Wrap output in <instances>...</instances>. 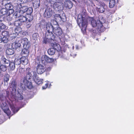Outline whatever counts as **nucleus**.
Instances as JSON below:
<instances>
[{
  "instance_id": "58",
  "label": "nucleus",
  "mask_w": 134,
  "mask_h": 134,
  "mask_svg": "<svg viewBox=\"0 0 134 134\" xmlns=\"http://www.w3.org/2000/svg\"><path fill=\"white\" fill-rule=\"evenodd\" d=\"M115 12V10H113L112 11H111V12H110V13H111V14H113V13H114V12Z\"/></svg>"
},
{
  "instance_id": "60",
  "label": "nucleus",
  "mask_w": 134,
  "mask_h": 134,
  "mask_svg": "<svg viewBox=\"0 0 134 134\" xmlns=\"http://www.w3.org/2000/svg\"><path fill=\"white\" fill-rule=\"evenodd\" d=\"M48 84L47 83H46L45 84V86H46V88H47V86H48Z\"/></svg>"
},
{
  "instance_id": "45",
  "label": "nucleus",
  "mask_w": 134,
  "mask_h": 134,
  "mask_svg": "<svg viewBox=\"0 0 134 134\" xmlns=\"http://www.w3.org/2000/svg\"><path fill=\"white\" fill-rule=\"evenodd\" d=\"M21 31V29L20 27H16V28L15 29V32L18 35V34H19Z\"/></svg>"
},
{
  "instance_id": "49",
  "label": "nucleus",
  "mask_w": 134,
  "mask_h": 134,
  "mask_svg": "<svg viewBox=\"0 0 134 134\" xmlns=\"http://www.w3.org/2000/svg\"><path fill=\"white\" fill-rule=\"evenodd\" d=\"M14 12V10L13 9L7 10V15H12L11 14Z\"/></svg>"
},
{
  "instance_id": "29",
  "label": "nucleus",
  "mask_w": 134,
  "mask_h": 134,
  "mask_svg": "<svg viewBox=\"0 0 134 134\" xmlns=\"http://www.w3.org/2000/svg\"><path fill=\"white\" fill-rule=\"evenodd\" d=\"M9 69L11 70H13L15 68V64L14 62L11 61L8 64Z\"/></svg>"
},
{
  "instance_id": "6",
  "label": "nucleus",
  "mask_w": 134,
  "mask_h": 134,
  "mask_svg": "<svg viewBox=\"0 0 134 134\" xmlns=\"http://www.w3.org/2000/svg\"><path fill=\"white\" fill-rule=\"evenodd\" d=\"M46 26L47 31L46 33H48L49 35H51V33H52L54 28H55L54 26L50 23H47L46 24Z\"/></svg>"
},
{
  "instance_id": "9",
  "label": "nucleus",
  "mask_w": 134,
  "mask_h": 134,
  "mask_svg": "<svg viewBox=\"0 0 134 134\" xmlns=\"http://www.w3.org/2000/svg\"><path fill=\"white\" fill-rule=\"evenodd\" d=\"M36 72L35 71H32L31 70L30 68H28L26 70V75L25 77H26L29 80L33 79L34 77V72Z\"/></svg>"
},
{
  "instance_id": "18",
  "label": "nucleus",
  "mask_w": 134,
  "mask_h": 134,
  "mask_svg": "<svg viewBox=\"0 0 134 134\" xmlns=\"http://www.w3.org/2000/svg\"><path fill=\"white\" fill-rule=\"evenodd\" d=\"M53 32L57 35L60 36L62 34V31L60 27H58L57 29L54 28Z\"/></svg>"
},
{
  "instance_id": "57",
  "label": "nucleus",
  "mask_w": 134,
  "mask_h": 134,
  "mask_svg": "<svg viewBox=\"0 0 134 134\" xmlns=\"http://www.w3.org/2000/svg\"><path fill=\"white\" fill-rule=\"evenodd\" d=\"M47 88H46V86H44L42 87V88L43 89H46Z\"/></svg>"
},
{
  "instance_id": "38",
  "label": "nucleus",
  "mask_w": 134,
  "mask_h": 134,
  "mask_svg": "<svg viewBox=\"0 0 134 134\" xmlns=\"http://www.w3.org/2000/svg\"><path fill=\"white\" fill-rule=\"evenodd\" d=\"M33 9L32 8H28L27 7V9L26 12V13L28 15L30 14L32 12Z\"/></svg>"
},
{
  "instance_id": "26",
  "label": "nucleus",
  "mask_w": 134,
  "mask_h": 134,
  "mask_svg": "<svg viewBox=\"0 0 134 134\" xmlns=\"http://www.w3.org/2000/svg\"><path fill=\"white\" fill-rule=\"evenodd\" d=\"M27 57L23 56L20 59L21 64L24 65L27 64L28 63V59Z\"/></svg>"
},
{
  "instance_id": "31",
  "label": "nucleus",
  "mask_w": 134,
  "mask_h": 134,
  "mask_svg": "<svg viewBox=\"0 0 134 134\" xmlns=\"http://www.w3.org/2000/svg\"><path fill=\"white\" fill-rule=\"evenodd\" d=\"M1 61L4 63L7 64L8 65L10 62L9 60L6 59L4 56L2 57L1 58Z\"/></svg>"
},
{
  "instance_id": "2",
  "label": "nucleus",
  "mask_w": 134,
  "mask_h": 134,
  "mask_svg": "<svg viewBox=\"0 0 134 134\" xmlns=\"http://www.w3.org/2000/svg\"><path fill=\"white\" fill-rule=\"evenodd\" d=\"M88 18L85 14H79L77 16V22L78 25L81 28L83 34L86 32Z\"/></svg>"
},
{
  "instance_id": "10",
  "label": "nucleus",
  "mask_w": 134,
  "mask_h": 134,
  "mask_svg": "<svg viewBox=\"0 0 134 134\" xmlns=\"http://www.w3.org/2000/svg\"><path fill=\"white\" fill-rule=\"evenodd\" d=\"M34 77L33 79L35 82L37 84H42L43 83V79H40L37 75L36 72H34Z\"/></svg>"
},
{
  "instance_id": "3",
  "label": "nucleus",
  "mask_w": 134,
  "mask_h": 134,
  "mask_svg": "<svg viewBox=\"0 0 134 134\" xmlns=\"http://www.w3.org/2000/svg\"><path fill=\"white\" fill-rule=\"evenodd\" d=\"M54 18L55 20H52L50 23L54 26L57 25L58 24V21L65 22L66 20V18L65 14L63 11H62L61 13L60 14H55L54 16Z\"/></svg>"
},
{
  "instance_id": "8",
  "label": "nucleus",
  "mask_w": 134,
  "mask_h": 134,
  "mask_svg": "<svg viewBox=\"0 0 134 134\" xmlns=\"http://www.w3.org/2000/svg\"><path fill=\"white\" fill-rule=\"evenodd\" d=\"M27 78L25 77L23 79L21 83L22 85H24L26 87L29 88H31L32 87L31 82H30Z\"/></svg>"
},
{
  "instance_id": "5",
  "label": "nucleus",
  "mask_w": 134,
  "mask_h": 134,
  "mask_svg": "<svg viewBox=\"0 0 134 134\" xmlns=\"http://www.w3.org/2000/svg\"><path fill=\"white\" fill-rule=\"evenodd\" d=\"M55 38V36L53 33L49 35L48 33H46L45 37L44 38L43 42L45 43L49 42L51 43L52 41H54Z\"/></svg>"
},
{
  "instance_id": "50",
  "label": "nucleus",
  "mask_w": 134,
  "mask_h": 134,
  "mask_svg": "<svg viewBox=\"0 0 134 134\" xmlns=\"http://www.w3.org/2000/svg\"><path fill=\"white\" fill-rule=\"evenodd\" d=\"M6 28L5 25L3 23L0 24V31L2 30L5 29Z\"/></svg>"
},
{
  "instance_id": "39",
  "label": "nucleus",
  "mask_w": 134,
  "mask_h": 134,
  "mask_svg": "<svg viewBox=\"0 0 134 134\" xmlns=\"http://www.w3.org/2000/svg\"><path fill=\"white\" fill-rule=\"evenodd\" d=\"M116 2L115 1H110L109 6L110 8H112L115 5Z\"/></svg>"
},
{
  "instance_id": "59",
  "label": "nucleus",
  "mask_w": 134,
  "mask_h": 134,
  "mask_svg": "<svg viewBox=\"0 0 134 134\" xmlns=\"http://www.w3.org/2000/svg\"><path fill=\"white\" fill-rule=\"evenodd\" d=\"M78 46L77 45H76V49H78Z\"/></svg>"
},
{
  "instance_id": "13",
  "label": "nucleus",
  "mask_w": 134,
  "mask_h": 134,
  "mask_svg": "<svg viewBox=\"0 0 134 134\" xmlns=\"http://www.w3.org/2000/svg\"><path fill=\"white\" fill-rule=\"evenodd\" d=\"M46 70L45 67L41 65H38L37 67V72L38 74H42Z\"/></svg>"
},
{
  "instance_id": "44",
  "label": "nucleus",
  "mask_w": 134,
  "mask_h": 134,
  "mask_svg": "<svg viewBox=\"0 0 134 134\" xmlns=\"http://www.w3.org/2000/svg\"><path fill=\"white\" fill-rule=\"evenodd\" d=\"M15 64L19 65L21 63L20 59H15L14 62Z\"/></svg>"
},
{
  "instance_id": "43",
  "label": "nucleus",
  "mask_w": 134,
  "mask_h": 134,
  "mask_svg": "<svg viewBox=\"0 0 134 134\" xmlns=\"http://www.w3.org/2000/svg\"><path fill=\"white\" fill-rule=\"evenodd\" d=\"M3 36L5 37H8V36L9 37V33L8 31H3L2 33Z\"/></svg>"
},
{
  "instance_id": "37",
  "label": "nucleus",
  "mask_w": 134,
  "mask_h": 134,
  "mask_svg": "<svg viewBox=\"0 0 134 134\" xmlns=\"http://www.w3.org/2000/svg\"><path fill=\"white\" fill-rule=\"evenodd\" d=\"M27 8V7L26 6L21 7V8H20L19 10L21 11V13L23 14V13H26Z\"/></svg>"
},
{
  "instance_id": "33",
  "label": "nucleus",
  "mask_w": 134,
  "mask_h": 134,
  "mask_svg": "<svg viewBox=\"0 0 134 134\" xmlns=\"http://www.w3.org/2000/svg\"><path fill=\"white\" fill-rule=\"evenodd\" d=\"M23 14L22 13H21V12L19 10V11H17L15 12L14 14V16L15 17V18H18L20 17L21 15Z\"/></svg>"
},
{
  "instance_id": "23",
  "label": "nucleus",
  "mask_w": 134,
  "mask_h": 134,
  "mask_svg": "<svg viewBox=\"0 0 134 134\" xmlns=\"http://www.w3.org/2000/svg\"><path fill=\"white\" fill-rule=\"evenodd\" d=\"M105 4L103 3L102 4H100V5L98 6L97 7V10L99 13H102L104 11V7L105 6Z\"/></svg>"
},
{
  "instance_id": "16",
  "label": "nucleus",
  "mask_w": 134,
  "mask_h": 134,
  "mask_svg": "<svg viewBox=\"0 0 134 134\" xmlns=\"http://www.w3.org/2000/svg\"><path fill=\"white\" fill-rule=\"evenodd\" d=\"M18 20L21 23V22H24L26 21H29V22L31 21L32 19V18L29 19L26 18V16L21 15L20 17H19Z\"/></svg>"
},
{
  "instance_id": "20",
  "label": "nucleus",
  "mask_w": 134,
  "mask_h": 134,
  "mask_svg": "<svg viewBox=\"0 0 134 134\" xmlns=\"http://www.w3.org/2000/svg\"><path fill=\"white\" fill-rule=\"evenodd\" d=\"M67 53L64 51H60L59 53V57L60 58H63L66 60H68L69 58L66 56Z\"/></svg>"
},
{
  "instance_id": "54",
  "label": "nucleus",
  "mask_w": 134,
  "mask_h": 134,
  "mask_svg": "<svg viewBox=\"0 0 134 134\" xmlns=\"http://www.w3.org/2000/svg\"><path fill=\"white\" fill-rule=\"evenodd\" d=\"M4 5L3 1H0V6H1V5Z\"/></svg>"
},
{
  "instance_id": "34",
  "label": "nucleus",
  "mask_w": 134,
  "mask_h": 134,
  "mask_svg": "<svg viewBox=\"0 0 134 134\" xmlns=\"http://www.w3.org/2000/svg\"><path fill=\"white\" fill-rule=\"evenodd\" d=\"M10 107L13 113H15L17 112L19 110L20 108H15L13 105H11Z\"/></svg>"
},
{
  "instance_id": "22",
  "label": "nucleus",
  "mask_w": 134,
  "mask_h": 134,
  "mask_svg": "<svg viewBox=\"0 0 134 134\" xmlns=\"http://www.w3.org/2000/svg\"><path fill=\"white\" fill-rule=\"evenodd\" d=\"M10 76L8 74H6L4 77V85L7 86L8 84V81L9 80Z\"/></svg>"
},
{
  "instance_id": "11",
  "label": "nucleus",
  "mask_w": 134,
  "mask_h": 134,
  "mask_svg": "<svg viewBox=\"0 0 134 134\" xmlns=\"http://www.w3.org/2000/svg\"><path fill=\"white\" fill-rule=\"evenodd\" d=\"M53 61V59L50 58L46 55H42L41 57L42 62L43 64L46 62H51Z\"/></svg>"
},
{
  "instance_id": "36",
  "label": "nucleus",
  "mask_w": 134,
  "mask_h": 134,
  "mask_svg": "<svg viewBox=\"0 0 134 134\" xmlns=\"http://www.w3.org/2000/svg\"><path fill=\"white\" fill-rule=\"evenodd\" d=\"M6 96L4 92H2L0 93V98L1 100H3L6 98Z\"/></svg>"
},
{
  "instance_id": "21",
  "label": "nucleus",
  "mask_w": 134,
  "mask_h": 134,
  "mask_svg": "<svg viewBox=\"0 0 134 134\" xmlns=\"http://www.w3.org/2000/svg\"><path fill=\"white\" fill-rule=\"evenodd\" d=\"M17 91L15 92V94L14 96H10L12 98H13L15 99L22 100L23 99V96H22L20 93L18 92V93L16 94Z\"/></svg>"
},
{
  "instance_id": "52",
  "label": "nucleus",
  "mask_w": 134,
  "mask_h": 134,
  "mask_svg": "<svg viewBox=\"0 0 134 134\" xmlns=\"http://www.w3.org/2000/svg\"><path fill=\"white\" fill-rule=\"evenodd\" d=\"M5 16H4L3 15H1L0 16V21H2L4 20V18Z\"/></svg>"
},
{
  "instance_id": "35",
  "label": "nucleus",
  "mask_w": 134,
  "mask_h": 134,
  "mask_svg": "<svg viewBox=\"0 0 134 134\" xmlns=\"http://www.w3.org/2000/svg\"><path fill=\"white\" fill-rule=\"evenodd\" d=\"M22 24V23L19 20L15 21L14 23V25L16 27H20Z\"/></svg>"
},
{
  "instance_id": "17",
  "label": "nucleus",
  "mask_w": 134,
  "mask_h": 134,
  "mask_svg": "<svg viewBox=\"0 0 134 134\" xmlns=\"http://www.w3.org/2000/svg\"><path fill=\"white\" fill-rule=\"evenodd\" d=\"M21 45L20 43L14 42L12 44V48L13 49H16L18 48L21 49Z\"/></svg>"
},
{
  "instance_id": "30",
  "label": "nucleus",
  "mask_w": 134,
  "mask_h": 134,
  "mask_svg": "<svg viewBox=\"0 0 134 134\" xmlns=\"http://www.w3.org/2000/svg\"><path fill=\"white\" fill-rule=\"evenodd\" d=\"M14 51L11 48H8L6 51V53L8 55H12L14 54Z\"/></svg>"
},
{
  "instance_id": "27",
  "label": "nucleus",
  "mask_w": 134,
  "mask_h": 134,
  "mask_svg": "<svg viewBox=\"0 0 134 134\" xmlns=\"http://www.w3.org/2000/svg\"><path fill=\"white\" fill-rule=\"evenodd\" d=\"M8 41V37H2L0 36V43H1L2 42L4 43H7Z\"/></svg>"
},
{
  "instance_id": "51",
  "label": "nucleus",
  "mask_w": 134,
  "mask_h": 134,
  "mask_svg": "<svg viewBox=\"0 0 134 134\" xmlns=\"http://www.w3.org/2000/svg\"><path fill=\"white\" fill-rule=\"evenodd\" d=\"M28 21L26 23V27L27 28H29L31 26V24L30 23V22L31 21Z\"/></svg>"
},
{
  "instance_id": "19",
  "label": "nucleus",
  "mask_w": 134,
  "mask_h": 134,
  "mask_svg": "<svg viewBox=\"0 0 134 134\" xmlns=\"http://www.w3.org/2000/svg\"><path fill=\"white\" fill-rule=\"evenodd\" d=\"M29 48H23L22 51L21 55L23 56L27 57L29 54Z\"/></svg>"
},
{
  "instance_id": "4",
  "label": "nucleus",
  "mask_w": 134,
  "mask_h": 134,
  "mask_svg": "<svg viewBox=\"0 0 134 134\" xmlns=\"http://www.w3.org/2000/svg\"><path fill=\"white\" fill-rule=\"evenodd\" d=\"M17 85L16 81L14 79L11 80L9 83L10 91V96H14L15 92L16 91V87Z\"/></svg>"
},
{
  "instance_id": "64",
  "label": "nucleus",
  "mask_w": 134,
  "mask_h": 134,
  "mask_svg": "<svg viewBox=\"0 0 134 134\" xmlns=\"http://www.w3.org/2000/svg\"><path fill=\"white\" fill-rule=\"evenodd\" d=\"M1 62L0 61V66H1Z\"/></svg>"
},
{
  "instance_id": "7",
  "label": "nucleus",
  "mask_w": 134,
  "mask_h": 134,
  "mask_svg": "<svg viewBox=\"0 0 134 134\" xmlns=\"http://www.w3.org/2000/svg\"><path fill=\"white\" fill-rule=\"evenodd\" d=\"M62 2L61 1H59V2H58L54 3L53 5V8L56 10L59 11L63 9Z\"/></svg>"
},
{
  "instance_id": "12",
  "label": "nucleus",
  "mask_w": 134,
  "mask_h": 134,
  "mask_svg": "<svg viewBox=\"0 0 134 134\" xmlns=\"http://www.w3.org/2000/svg\"><path fill=\"white\" fill-rule=\"evenodd\" d=\"M21 42L23 45V48H29L30 46V43L26 38H23L21 40Z\"/></svg>"
},
{
  "instance_id": "47",
  "label": "nucleus",
  "mask_w": 134,
  "mask_h": 134,
  "mask_svg": "<svg viewBox=\"0 0 134 134\" xmlns=\"http://www.w3.org/2000/svg\"><path fill=\"white\" fill-rule=\"evenodd\" d=\"M40 1H36L33 3V5H35L36 7H38L40 5Z\"/></svg>"
},
{
  "instance_id": "42",
  "label": "nucleus",
  "mask_w": 134,
  "mask_h": 134,
  "mask_svg": "<svg viewBox=\"0 0 134 134\" xmlns=\"http://www.w3.org/2000/svg\"><path fill=\"white\" fill-rule=\"evenodd\" d=\"M0 69L2 71H5L7 69V66L1 64V66H0Z\"/></svg>"
},
{
  "instance_id": "56",
  "label": "nucleus",
  "mask_w": 134,
  "mask_h": 134,
  "mask_svg": "<svg viewBox=\"0 0 134 134\" xmlns=\"http://www.w3.org/2000/svg\"><path fill=\"white\" fill-rule=\"evenodd\" d=\"M10 45V44H5V46L6 47H8Z\"/></svg>"
},
{
  "instance_id": "48",
  "label": "nucleus",
  "mask_w": 134,
  "mask_h": 134,
  "mask_svg": "<svg viewBox=\"0 0 134 134\" xmlns=\"http://www.w3.org/2000/svg\"><path fill=\"white\" fill-rule=\"evenodd\" d=\"M16 34L13 33L9 35V37H10V38L12 40L16 37Z\"/></svg>"
},
{
  "instance_id": "32",
  "label": "nucleus",
  "mask_w": 134,
  "mask_h": 134,
  "mask_svg": "<svg viewBox=\"0 0 134 134\" xmlns=\"http://www.w3.org/2000/svg\"><path fill=\"white\" fill-rule=\"evenodd\" d=\"M56 50L53 48H49L48 50V53L50 55H53L55 53Z\"/></svg>"
},
{
  "instance_id": "28",
  "label": "nucleus",
  "mask_w": 134,
  "mask_h": 134,
  "mask_svg": "<svg viewBox=\"0 0 134 134\" xmlns=\"http://www.w3.org/2000/svg\"><path fill=\"white\" fill-rule=\"evenodd\" d=\"M54 41H52V42L51 43V46L52 47V48H53L55 50H56L59 46V45L57 43H54Z\"/></svg>"
},
{
  "instance_id": "62",
  "label": "nucleus",
  "mask_w": 134,
  "mask_h": 134,
  "mask_svg": "<svg viewBox=\"0 0 134 134\" xmlns=\"http://www.w3.org/2000/svg\"><path fill=\"white\" fill-rule=\"evenodd\" d=\"M2 74V73L1 72H0V76Z\"/></svg>"
},
{
  "instance_id": "63",
  "label": "nucleus",
  "mask_w": 134,
  "mask_h": 134,
  "mask_svg": "<svg viewBox=\"0 0 134 134\" xmlns=\"http://www.w3.org/2000/svg\"><path fill=\"white\" fill-rule=\"evenodd\" d=\"M30 16V18H28L29 19H30V18H32V16Z\"/></svg>"
},
{
  "instance_id": "40",
  "label": "nucleus",
  "mask_w": 134,
  "mask_h": 134,
  "mask_svg": "<svg viewBox=\"0 0 134 134\" xmlns=\"http://www.w3.org/2000/svg\"><path fill=\"white\" fill-rule=\"evenodd\" d=\"M1 13L4 15H7V10L5 8H3L0 11Z\"/></svg>"
},
{
  "instance_id": "55",
  "label": "nucleus",
  "mask_w": 134,
  "mask_h": 134,
  "mask_svg": "<svg viewBox=\"0 0 134 134\" xmlns=\"http://www.w3.org/2000/svg\"><path fill=\"white\" fill-rule=\"evenodd\" d=\"M76 54H75L74 55L72 53L70 54L71 56H72L73 57H75L76 56Z\"/></svg>"
},
{
  "instance_id": "41",
  "label": "nucleus",
  "mask_w": 134,
  "mask_h": 134,
  "mask_svg": "<svg viewBox=\"0 0 134 134\" xmlns=\"http://www.w3.org/2000/svg\"><path fill=\"white\" fill-rule=\"evenodd\" d=\"M4 5L5 6V8L7 10L11 9H13V6L10 4H5Z\"/></svg>"
},
{
  "instance_id": "25",
  "label": "nucleus",
  "mask_w": 134,
  "mask_h": 134,
  "mask_svg": "<svg viewBox=\"0 0 134 134\" xmlns=\"http://www.w3.org/2000/svg\"><path fill=\"white\" fill-rule=\"evenodd\" d=\"M5 106L2 107V109L3 110L4 112L8 116H9L10 114V111L8 107L6 106V103H5Z\"/></svg>"
},
{
  "instance_id": "14",
  "label": "nucleus",
  "mask_w": 134,
  "mask_h": 134,
  "mask_svg": "<svg viewBox=\"0 0 134 134\" xmlns=\"http://www.w3.org/2000/svg\"><path fill=\"white\" fill-rule=\"evenodd\" d=\"M52 10L51 8H47L46 9L44 14V17L47 18L50 17L52 15Z\"/></svg>"
},
{
  "instance_id": "15",
  "label": "nucleus",
  "mask_w": 134,
  "mask_h": 134,
  "mask_svg": "<svg viewBox=\"0 0 134 134\" xmlns=\"http://www.w3.org/2000/svg\"><path fill=\"white\" fill-rule=\"evenodd\" d=\"M8 15L5 17V18L8 21L9 25H12L13 23V15Z\"/></svg>"
},
{
  "instance_id": "61",
  "label": "nucleus",
  "mask_w": 134,
  "mask_h": 134,
  "mask_svg": "<svg viewBox=\"0 0 134 134\" xmlns=\"http://www.w3.org/2000/svg\"><path fill=\"white\" fill-rule=\"evenodd\" d=\"M61 40L59 38V41H58V42H61Z\"/></svg>"
},
{
  "instance_id": "46",
  "label": "nucleus",
  "mask_w": 134,
  "mask_h": 134,
  "mask_svg": "<svg viewBox=\"0 0 134 134\" xmlns=\"http://www.w3.org/2000/svg\"><path fill=\"white\" fill-rule=\"evenodd\" d=\"M38 37V34L37 33H34L33 35V39L35 40H37V38Z\"/></svg>"
},
{
  "instance_id": "1",
  "label": "nucleus",
  "mask_w": 134,
  "mask_h": 134,
  "mask_svg": "<svg viewBox=\"0 0 134 134\" xmlns=\"http://www.w3.org/2000/svg\"><path fill=\"white\" fill-rule=\"evenodd\" d=\"M91 24L93 27H95L98 31L103 32L105 28L103 26L102 24L105 22L102 16H99L98 18L95 19L91 18Z\"/></svg>"
},
{
  "instance_id": "53",
  "label": "nucleus",
  "mask_w": 134,
  "mask_h": 134,
  "mask_svg": "<svg viewBox=\"0 0 134 134\" xmlns=\"http://www.w3.org/2000/svg\"><path fill=\"white\" fill-rule=\"evenodd\" d=\"M6 95H5L6 97H7L8 98L9 96V92L8 91H6Z\"/></svg>"
},
{
  "instance_id": "24",
  "label": "nucleus",
  "mask_w": 134,
  "mask_h": 134,
  "mask_svg": "<svg viewBox=\"0 0 134 134\" xmlns=\"http://www.w3.org/2000/svg\"><path fill=\"white\" fill-rule=\"evenodd\" d=\"M64 3L65 6L69 9H71L72 7V3L70 1H65Z\"/></svg>"
}]
</instances>
